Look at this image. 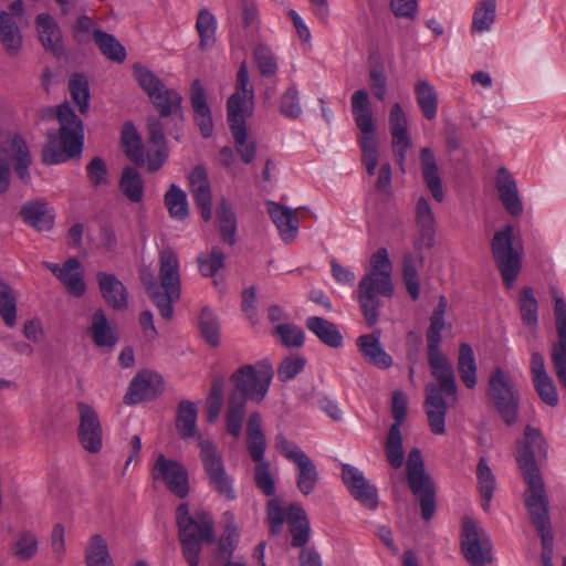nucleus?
I'll return each mask as SVG.
<instances>
[{
  "label": "nucleus",
  "mask_w": 566,
  "mask_h": 566,
  "mask_svg": "<svg viewBox=\"0 0 566 566\" xmlns=\"http://www.w3.org/2000/svg\"><path fill=\"white\" fill-rule=\"evenodd\" d=\"M253 99L254 91L250 85L248 66L242 62L237 73L235 92L227 102V113L237 153L244 164L252 163L256 155V143L248 138L245 125L247 117L253 112Z\"/></svg>",
  "instance_id": "obj_1"
},
{
  "label": "nucleus",
  "mask_w": 566,
  "mask_h": 566,
  "mask_svg": "<svg viewBox=\"0 0 566 566\" xmlns=\"http://www.w3.org/2000/svg\"><path fill=\"white\" fill-rule=\"evenodd\" d=\"M56 118L60 125L59 134L48 133V143L42 149V161L45 165H57L71 158L78 157L84 146L83 122L65 102L56 107Z\"/></svg>",
  "instance_id": "obj_2"
},
{
  "label": "nucleus",
  "mask_w": 566,
  "mask_h": 566,
  "mask_svg": "<svg viewBox=\"0 0 566 566\" xmlns=\"http://www.w3.org/2000/svg\"><path fill=\"white\" fill-rule=\"evenodd\" d=\"M371 271L366 273L358 284V303L369 327L377 324L379 307L378 296L391 297L394 285L391 280L392 264L385 248L378 249L370 258Z\"/></svg>",
  "instance_id": "obj_3"
},
{
  "label": "nucleus",
  "mask_w": 566,
  "mask_h": 566,
  "mask_svg": "<svg viewBox=\"0 0 566 566\" xmlns=\"http://www.w3.org/2000/svg\"><path fill=\"white\" fill-rule=\"evenodd\" d=\"M147 283V294L158 308L160 316L170 319L174 315L172 304L180 298L179 260L170 248L159 252V280L158 284L153 274Z\"/></svg>",
  "instance_id": "obj_4"
},
{
  "label": "nucleus",
  "mask_w": 566,
  "mask_h": 566,
  "mask_svg": "<svg viewBox=\"0 0 566 566\" xmlns=\"http://www.w3.org/2000/svg\"><path fill=\"white\" fill-rule=\"evenodd\" d=\"M178 535L181 543L182 556L189 566H198L202 543H213V521L206 512L189 515L188 505L181 503L176 511Z\"/></svg>",
  "instance_id": "obj_5"
},
{
  "label": "nucleus",
  "mask_w": 566,
  "mask_h": 566,
  "mask_svg": "<svg viewBox=\"0 0 566 566\" xmlns=\"http://www.w3.org/2000/svg\"><path fill=\"white\" fill-rule=\"evenodd\" d=\"M491 252L496 269L506 287H512L522 268L523 245L511 224L495 231Z\"/></svg>",
  "instance_id": "obj_6"
},
{
  "label": "nucleus",
  "mask_w": 566,
  "mask_h": 566,
  "mask_svg": "<svg viewBox=\"0 0 566 566\" xmlns=\"http://www.w3.org/2000/svg\"><path fill=\"white\" fill-rule=\"evenodd\" d=\"M350 105L355 124L361 132L359 144L363 163L367 174L374 176L378 165V147L374 137L375 124L367 91L361 88L354 92Z\"/></svg>",
  "instance_id": "obj_7"
},
{
  "label": "nucleus",
  "mask_w": 566,
  "mask_h": 566,
  "mask_svg": "<svg viewBox=\"0 0 566 566\" xmlns=\"http://www.w3.org/2000/svg\"><path fill=\"white\" fill-rule=\"evenodd\" d=\"M247 448L255 462L254 481L256 486L266 495L275 493V481L271 474V464L264 460L266 440L262 429L260 412H252L247 423Z\"/></svg>",
  "instance_id": "obj_8"
},
{
  "label": "nucleus",
  "mask_w": 566,
  "mask_h": 566,
  "mask_svg": "<svg viewBox=\"0 0 566 566\" xmlns=\"http://www.w3.org/2000/svg\"><path fill=\"white\" fill-rule=\"evenodd\" d=\"M407 481L413 495L419 500L421 516L430 521L436 512V489L431 476L424 470L420 449L409 451L406 460Z\"/></svg>",
  "instance_id": "obj_9"
},
{
  "label": "nucleus",
  "mask_w": 566,
  "mask_h": 566,
  "mask_svg": "<svg viewBox=\"0 0 566 566\" xmlns=\"http://www.w3.org/2000/svg\"><path fill=\"white\" fill-rule=\"evenodd\" d=\"M274 370L269 360L243 365L231 375L239 398L261 402L266 396Z\"/></svg>",
  "instance_id": "obj_10"
},
{
  "label": "nucleus",
  "mask_w": 566,
  "mask_h": 566,
  "mask_svg": "<svg viewBox=\"0 0 566 566\" xmlns=\"http://www.w3.org/2000/svg\"><path fill=\"white\" fill-rule=\"evenodd\" d=\"M134 76L161 117L181 114L182 96L179 92L167 88L155 73L142 65L134 66Z\"/></svg>",
  "instance_id": "obj_11"
},
{
  "label": "nucleus",
  "mask_w": 566,
  "mask_h": 566,
  "mask_svg": "<svg viewBox=\"0 0 566 566\" xmlns=\"http://www.w3.org/2000/svg\"><path fill=\"white\" fill-rule=\"evenodd\" d=\"M489 397L507 426L517 421L520 395L512 380L501 368H495L489 378Z\"/></svg>",
  "instance_id": "obj_12"
},
{
  "label": "nucleus",
  "mask_w": 566,
  "mask_h": 566,
  "mask_svg": "<svg viewBox=\"0 0 566 566\" xmlns=\"http://www.w3.org/2000/svg\"><path fill=\"white\" fill-rule=\"evenodd\" d=\"M199 449L209 485L227 500H235L237 494L233 489V480L227 473L222 455L216 443L212 440H201Z\"/></svg>",
  "instance_id": "obj_13"
},
{
  "label": "nucleus",
  "mask_w": 566,
  "mask_h": 566,
  "mask_svg": "<svg viewBox=\"0 0 566 566\" xmlns=\"http://www.w3.org/2000/svg\"><path fill=\"white\" fill-rule=\"evenodd\" d=\"M407 397L402 391L397 390L392 394L391 415L394 418V423L388 430L384 443V451L388 464L396 470L400 469L405 462L401 427L407 417Z\"/></svg>",
  "instance_id": "obj_14"
},
{
  "label": "nucleus",
  "mask_w": 566,
  "mask_h": 566,
  "mask_svg": "<svg viewBox=\"0 0 566 566\" xmlns=\"http://www.w3.org/2000/svg\"><path fill=\"white\" fill-rule=\"evenodd\" d=\"M426 336L428 364L430 366L431 374L440 384L441 389L447 392V396H454L458 389L454 371L452 365L439 348L442 339L441 333L428 329Z\"/></svg>",
  "instance_id": "obj_15"
},
{
  "label": "nucleus",
  "mask_w": 566,
  "mask_h": 566,
  "mask_svg": "<svg viewBox=\"0 0 566 566\" xmlns=\"http://www.w3.org/2000/svg\"><path fill=\"white\" fill-rule=\"evenodd\" d=\"M554 301V315L558 339L552 346L551 359L556 377L566 389V302L556 287H551Z\"/></svg>",
  "instance_id": "obj_16"
},
{
  "label": "nucleus",
  "mask_w": 566,
  "mask_h": 566,
  "mask_svg": "<svg viewBox=\"0 0 566 566\" xmlns=\"http://www.w3.org/2000/svg\"><path fill=\"white\" fill-rule=\"evenodd\" d=\"M461 548L471 566H486L492 562V544L473 521L465 518L462 526Z\"/></svg>",
  "instance_id": "obj_17"
},
{
  "label": "nucleus",
  "mask_w": 566,
  "mask_h": 566,
  "mask_svg": "<svg viewBox=\"0 0 566 566\" xmlns=\"http://www.w3.org/2000/svg\"><path fill=\"white\" fill-rule=\"evenodd\" d=\"M547 442L539 429L527 424L518 450L517 463L524 478L541 476L536 459L546 458Z\"/></svg>",
  "instance_id": "obj_18"
},
{
  "label": "nucleus",
  "mask_w": 566,
  "mask_h": 566,
  "mask_svg": "<svg viewBox=\"0 0 566 566\" xmlns=\"http://www.w3.org/2000/svg\"><path fill=\"white\" fill-rule=\"evenodd\" d=\"M151 476L160 480L176 496L184 499L189 493L188 471L178 461L159 454L153 468Z\"/></svg>",
  "instance_id": "obj_19"
},
{
  "label": "nucleus",
  "mask_w": 566,
  "mask_h": 566,
  "mask_svg": "<svg viewBox=\"0 0 566 566\" xmlns=\"http://www.w3.org/2000/svg\"><path fill=\"white\" fill-rule=\"evenodd\" d=\"M80 423L77 438L81 446L91 453H97L103 447V430L97 412L87 403H77Z\"/></svg>",
  "instance_id": "obj_20"
},
{
  "label": "nucleus",
  "mask_w": 566,
  "mask_h": 566,
  "mask_svg": "<svg viewBox=\"0 0 566 566\" xmlns=\"http://www.w3.org/2000/svg\"><path fill=\"white\" fill-rule=\"evenodd\" d=\"M527 484L525 505L535 528L543 530L551 524L548 517V499L542 476L524 478Z\"/></svg>",
  "instance_id": "obj_21"
},
{
  "label": "nucleus",
  "mask_w": 566,
  "mask_h": 566,
  "mask_svg": "<svg viewBox=\"0 0 566 566\" xmlns=\"http://www.w3.org/2000/svg\"><path fill=\"white\" fill-rule=\"evenodd\" d=\"M417 233L412 240L416 251L430 250L436 243V217L427 198L420 197L415 208Z\"/></svg>",
  "instance_id": "obj_22"
},
{
  "label": "nucleus",
  "mask_w": 566,
  "mask_h": 566,
  "mask_svg": "<svg viewBox=\"0 0 566 566\" xmlns=\"http://www.w3.org/2000/svg\"><path fill=\"white\" fill-rule=\"evenodd\" d=\"M163 390V377L157 373L144 370L132 379L128 390L124 396V402L126 405H136L150 401L157 398Z\"/></svg>",
  "instance_id": "obj_23"
},
{
  "label": "nucleus",
  "mask_w": 566,
  "mask_h": 566,
  "mask_svg": "<svg viewBox=\"0 0 566 566\" xmlns=\"http://www.w3.org/2000/svg\"><path fill=\"white\" fill-rule=\"evenodd\" d=\"M342 479L355 500L369 509L377 507V490L368 482L360 470L350 464H344Z\"/></svg>",
  "instance_id": "obj_24"
},
{
  "label": "nucleus",
  "mask_w": 566,
  "mask_h": 566,
  "mask_svg": "<svg viewBox=\"0 0 566 566\" xmlns=\"http://www.w3.org/2000/svg\"><path fill=\"white\" fill-rule=\"evenodd\" d=\"M49 269L63 284L67 293L75 297H81L86 291L81 262L76 258L67 259L63 265L57 263L44 262Z\"/></svg>",
  "instance_id": "obj_25"
},
{
  "label": "nucleus",
  "mask_w": 566,
  "mask_h": 566,
  "mask_svg": "<svg viewBox=\"0 0 566 566\" xmlns=\"http://www.w3.org/2000/svg\"><path fill=\"white\" fill-rule=\"evenodd\" d=\"M495 187L505 211L512 217L522 216L524 207L520 198L517 184L513 175L505 167L499 168Z\"/></svg>",
  "instance_id": "obj_26"
},
{
  "label": "nucleus",
  "mask_w": 566,
  "mask_h": 566,
  "mask_svg": "<svg viewBox=\"0 0 566 566\" xmlns=\"http://www.w3.org/2000/svg\"><path fill=\"white\" fill-rule=\"evenodd\" d=\"M442 392L447 395L440 385L437 386L431 382L426 386L424 410L430 430L434 434H443L446 432L447 402L442 397Z\"/></svg>",
  "instance_id": "obj_27"
},
{
  "label": "nucleus",
  "mask_w": 566,
  "mask_h": 566,
  "mask_svg": "<svg viewBox=\"0 0 566 566\" xmlns=\"http://www.w3.org/2000/svg\"><path fill=\"white\" fill-rule=\"evenodd\" d=\"M381 331L375 329L370 334L360 335L356 339V346L361 357L370 365L379 369H388L392 366V357L382 348L380 343Z\"/></svg>",
  "instance_id": "obj_28"
},
{
  "label": "nucleus",
  "mask_w": 566,
  "mask_h": 566,
  "mask_svg": "<svg viewBox=\"0 0 566 566\" xmlns=\"http://www.w3.org/2000/svg\"><path fill=\"white\" fill-rule=\"evenodd\" d=\"M190 102L193 109V120L202 137L209 138L213 134V120L203 86L195 80L190 86Z\"/></svg>",
  "instance_id": "obj_29"
},
{
  "label": "nucleus",
  "mask_w": 566,
  "mask_h": 566,
  "mask_svg": "<svg viewBox=\"0 0 566 566\" xmlns=\"http://www.w3.org/2000/svg\"><path fill=\"white\" fill-rule=\"evenodd\" d=\"M190 191L205 221L212 217L211 190L208 174L201 166L196 167L189 176Z\"/></svg>",
  "instance_id": "obj_30"
},
{
  "label": "nucleus",
  "mask_w": 566,
  "mask_h": 566,
  "mask_svg": "<svg viewBox=\"0 0 566 566\" xmlns=\"http://www.w3.org/2000/svg\"><path fill=\"white\" fill-rule=\"evenodd\" d=\"M96 280L104 301L111 307L117 311L127 308V289L115 274L98 272Z\"/></svg>",
  "instance_id": "obj_31"
},
{
  "label": "nucleus",
  "mask_w": 566,
  "mask_h": 566,
  "mask_svg": "<svg viewBox=\"0 0 566 566\" xmlns=\"http://www.w3.org/2000/svg\"><path fill=\"white\" fill-rule=\"evenodd\" d=\"M266 207L268 212L273 223L276 226L283 241L292 242L298 232L300 220L296 212L291 208L274 201H269Z\"/></svg>",
  "instance_id": "obj_32"
},
{
  "label": "nucleus",
  "mask_w": 566,
  "mask_h": 566,
  "mask_svg": "<svg viewBox=\"0 0 566 566\" xmlns=\"http://www.w3.org/2000/svg\"><path fill=\"white\" fill-rule=\"evenodd\" d=\"M35 28L43 48L56 56L62 55L64 46L56 21L49 13H40L35 18Z\"/></svg>",
  "instance_id": "obj_33"
},
{
  "label": "nucleus",
  "mask_w": 566,
  "mask_h": 566,
  "mask_svg": "<svg viewBox=\"0 0 566 566\" xmlns=\"http://www.w3.org/2000/svg\"><path fill=\"white\" fill-rule=\"evenodd\" d=\"M20 217L23 222L38 231H48L53 227L54 214L45 200H30L22 205Z\"/></svg>",
  "instance_id": "obj_34"
},
{
  "label": "nucleus",
  "mask_w": 566,
  "mask_h": 566,
  "mask_svg": "<svg viewBox=\"0 0 566 566\" xmlns=\"http://www.w3.org/2000/svg\"><path fill=\"white\" fill-rule=\"evenodd\" d=\"M198 408L195 402L190 400H181L178 403L176 428L179 436L184 440L196 438L198 444L205 440L201 433L197 430Z\"/></svg>",
  "instance_id": "obj_35"
},
{
  "label": "nucleus",
  "mask_w": 566,
  "mask_h": 566,
  "mask_svg": "<svg viewBox=\"0 0 566 566\" xmlns=\"http://www.w3.org/2000/svg\"><path fill=\"white\" fill-rule=\"evenodd\" d=\"M421 171L427 188L431 192L433 199L438 202L443 201L444 191L441 178L439 176L438 166L431 149L424 147L420 151Z\"/></svg>",
  "instance_id": "obj_36"
},
{
  "label": "nucleus",
  "mask_w": 566,
  "mask_h": 566,
  "mask_svg": "<svg viewBox=\"0 0 566 566\" xmlns=\"http://www.w3.org/2000/svg\"><path fill=\"white\" fill-rule=\"evenodd\" d=\"M305 325L324 345L331 348L343 345V335L335 323L321 316H310Z\"/></svg>",
  "instance_id": "obj_37"
},
{
  "label": "nucleus",
  "mask_w": 566,
  "mask_h": 566,
  "mask_svg": "<svg viewBox=\"0 0 566 566\" xmlns=\"http://www.w3.org/2000/svg\"><path fill=\"white\" fill-rule=\"evenodd\" d=\"M405 253L402 258V280L410 297L416 301L420 294V281L418 276V268L423 265L424 256L422 251Z\"/></svg>",
  "instance_id": "obj_38"
},
{
  "label": "nucleus",
  "mask_w": 566,
  "mask_h": 566,
  "mask_svg": "<svg viewBox=\"0 0 566 566\" xmlns=\"http://www.w3.org/2000/svg\"><path fill=\"white\" fill-rule=\"evenodd\" d=\"M287 524L292 535V546L303 547L310 539V523L305 511L300 505H290L287 512Z\"/></svg>",
  "instance_id": "obj_39"
},
{
  "label": "nucleus",
  "mask_w": 566,
  "mask_h": 566,
  "mask_svg": "<svg viewBox=\"0 0 566 566\" xmlns=\"http://www.w3.org/2000/svg\"><path fill=\"white\" fill-rule=\"evenodd\" d=\"M0 41L6 52L14 56L22 49V34L20 29L7 11L0 13Z\"/></svg>",
  "instance_id": "obj_40"
},
{
  "label": "nucleus",
  "mask_w": 566,
  "mask_h": 566,
  "mask_svg": "<svg viewBox=\"0 0 566 566\" xmlns=\"http://www.w3.org/2000/svg\"><path fill=\"white\" fill-rule=\"evenodd\" d=\"M293 463L296 465V486L303 495L311 494L318 482L319 475L315 463L306 453L296 458Z\"/></svg>",
  "instance_id": "obj_41"
},
{
  "label": "nucleus",
  "mask_w": 566,
  "mask_h": 566,
  "mask_svg": "<svg viewBox=\"0 0 566 566\" xmlns=\"http://www.w3.org/2000/svg\"><path fill=\"white\" fill-rule=\"evenodd\" d=\"M9 156L14 163V171L18 177L28 182L30 180L29 167L31 165V155L27 143L20 136H14L9 146Z\"/></svg>",
  "instance_id": "obj_42"
},
{
  "label": "nucleus",
  "mask_w": 566,
  "mask_h": 566,
  "mask_svg": "<svg viewBox=\"0 0 566 566\" xmlns=\"http://www.w3.org/2000/svg\"><path fill=\"white\" fill-rule=\"evenodd\" d=\"M478 489L482 499V509L489 511L496 486L495 475L485 458L481 457L476 467Z\"/></svg>",
  "instance_id": "obj_43"
},
{
  "label": "nucleus",
  "mask_w": 566,
  "mask_h": 566,
  "mask_svg": "<svg viewBox=\"0 0 566 566\" xmlns=\"http://www.w3.org/2000/svg\"><path fill=\"white\" fill-rule=\"evenodd\" d=\"M415 95L423 116L431 120L438 112V94L427 80H419L415 85Z\"/></svg>",
  "instance_id": "obj_44"
},
{
  "label": "nucleus",
  "mask_w": 566,
  "mask_h": 566,
  "mask_svg": "<svg viewBox=\"0 0 566 566\" xmlns=\"http://www.w3.org/2000/svg\"><path fill=\"white\" fill-rule=\"evenodd\" d=\"M120 139L126 156L137 166H144V146L138 132L132 123L128 122L124 125Z\"/></svg>",
  "instance_id": "obj_45"
},
{
  "label": "nucleus",
  "mask_w": 566,
  "mask_h": 566,
  "mask_svg": "<svg viewBox=\"0 0 566 566\" xmlns=\"http://www.w3.org/2000/svg\"><path fill=\"white\" fill-rule=\"evenodd\" d=\"M90 334L93 342L98 347H112L116 344L117 337L112 331L108 321L103 312V310L98 308L93 313L92 316V325L90 328Z\"/></svg>",
  "instance_id": "obj_46"
},
{
  "label": "nucleus",
  "mask_w": 566,
  "mask_h": 566,
  "mask_svg": "<svg viewBox=\"0 0 566 566\" xmlns=\"http://www.w3.org/2000/svg\"><path fill=\"white\" fill-rule=\"evenodd\" d=\"M245 399L239 398L238 394L232 392L228 400L226 412L227 431L234 438H239L242 432L243 419L245 416Z\"/></svg>",
  "instance_id": "obj_47"
},
{
  "label": "nucleus",
  "mask_w": 566,
  "mask_h": 566,
  "mask_svg": "<svg viewBox=\"0 0 566 566\" xmlns=\"http://www.w3.org/2000/svg\"><path fill=\"white\" fill-rule=\"evenodd\" d=\"M458 371L469 389L476 386V361L472 347L467 343H462L459 347Z\"/></svg>",
  "instance_id": "obj_48"
},
{
  "label": "nucleus",
  "mask_w": 566,
  "mask_h": 566,
  "mask_svg": "<svg viewBox=\"0 0 566 566\" xmlns=\"http://www.w3.org/2000/svg\"><path fill=\"white\" fill-rule=\"evenodd\" d=\"M119 189L132 202H140L144 196V182L134 167H125L119 179Z\"/></svg>",
  "instance_id": "obj_49"
},
{
  "label": "nucleus",
  "mask_w": 566,
  "mask_h": 566,
  "mask_svg": "<svg viewBox=\"0 0 566 566\" xmlns=\"http://www.w3.org/2000/svg\"><path fill=\"white\" fill-rule=\"evenodd\" d=\"M86 566H114L106 541L99 535L91 536L85 548Z\"/></svg>",
  "instance_id": "obj_50"
},
{
  "label": "nucleus",
  "mask_w": 566,
  "mask_h": 566,
  "mask_svg": "<svg viewBox=\"0 0 566 566\" xmlns=\"http://www.w3.org/2000/svg\"><path fill=\"white\" fill-rule=\"evenodd\" d=\"M518 310L523 324L530 328H535L538 324V302L532 287L523 286L521 289Z\"/></svg>",
  "instance_id": "obj_51"
},
{
  "label": "nucleus",
  "mask_w": 566,
  "mask_h": 566,
  "mask_svg": "<svg viewBox=\"0 0 566 566\" xmlns=\"http://www.w3.org/2000/svg\"><path fill=\"white\" fill-rule=\"evenodd\" d=\"M165 206L175 220L184 221L189 216L187 195L175 184L165 193Z\"/></svg>",
  "instance_id": "obj_52"
},
{
  "label": "nucleus",
  "mask_w": 566,
  "mask_h": 566,
  "mask_svg": "<svg viewBox=\"0 0 566 566\" xmlns=\"http://www.w3.org/2000/svg\"><path fill=\"white\" fill-rule=\"evenodd\" d=\"M496 0H481L478 2L472 17V32L490 31L496 17Z\"/></svg>",
  "instance_id": "obj_53"
},
{
  "label": "nucleus",
  "mask_w": 566,
  "mask_h": 566,
  "mask_svg": "<svg viewBox=\"0 0 566 566\" xmlns=\"http://www.w3.org/2000/svg\"><path fill=\"white\" fill-rule=\"evenodd\" d=\"M95 43L106 59L116 63L125 61L126 49L113 34L105 31H95Z\"/></svg>",
  "instance_id": "obj_54"
},
{
  "label": "nucleus",
  "mask_w": 566,
  "mask_h": 566,
  "mask_svg": "<svg viewBox=\"0 0 566 566\" xmlns=\"http://www.w3.org/2000/svg\"><path fill=\"white\" fill-rule=\"evenodd\" d=\"M196 29L200 36V49L203 51L210 49L216 43L217 20L208 9L199 11Z\"/></svg>",
  "instance_id": "obj_55"
},
{
  "label": "nucleus",
  "mask_w": 566,
  "mask_h": 566,
  "mask_svg": "<svg viewBox=\"0 0 566 566\" xmlns=\"http://www.w3.org/2000/svg\"><path fill=\"white\" fill-rule=\"evenodd\" d=\"M217 214L220 221L222 241L229 245H233L235 243L237 218L230 203L226 199L220 201Z\"/></svg>",
  "instance_id": "obj_56"
},
{
  "label": "nucleus",
  "mask_w": 566,
  "mask_h": 566,
  "mask_svg": "<svg viewBox=\"0 0 566 566\" xmlns=\"http://www.w3.org/2000/svg\"><path fill=\"white\" fill-rule=\"evenodd\" d=\"M69 91L80 113L85 114L90 108L91 97L87 78L83 74H73L69 80Z\"/></svg>",
  "instance_id": "obj_57"
},
{
  "label": "nucleus",
  "mask_w": 566,
  "mask_h": 566,
  "mask_svg": "<svg viewBox=\"0 0 566 566\" xmlns=\"http://www.w3.org/2000/svg\"><path fill=\"white\" fill-rule=\"evenodd\" d=\"M38 552V538L30 532L24 531L15 536L12 544V554L18 560H29Z\"/></svg>",
  "instance_id": "obj_58"
},
{
  "label": "nucleus",
  "mask_w": 566,
  "mask_h": 566,
  "mask_svg": "<svg viewBox=\"0 0 566 566\" xmlns=\"http://www.w3.org/2000/svg\"><path fill=\"white\" fill-rule=\"evenodd\" d=\"M279 112L289 119H297L302 113L300 92L295 85H291L279 99Z\"/></svg>",
  "instance_id": "obj_59"
},
{
  "label": "nucleus",
  "mask_w": 566,
  "mask_h": 566,
  "mask_svg": "<svg viewBox=\"0 0 566 566\" xmlns=\"http://www.w3.org/2000/svg\"><path fill=\"white\" fill-rule=\"evenodd\" d=\"M0 316L8 327L17 324V297L10 286H0Z\"/></svg>",
  "instance_id": "obj_60"
},
{
  "label": "nucleus",
  "mask_w": 566,
  "mask_h": 566,
  "mask_svg": "<svg viewBox=\"0 0 566 566\" xmlns=\"http://www.w3.org/2000/svg\"><path fill=\"white\" fill-rule=\"evenodd\" d=\"M199 329L205 340L216 347L220 344L219 322L208 308H203L199 316Z\"/></svg>",
  "instance_id": "obj_61"
},
{
  "label": "nucleus",
  "mask_w": 566,
  "mask_h": 566,
  "mask_svg": "<svg viewBox=\"0 0 566 566\" xmlns=\"http://www.w3.org/2000/svg\"><path fill=\"white\" fill-rule=\"evenodd\" d=\"M253 56L262 76L270 77L275 75L277 62L270 48L264 44L256 45L253 51Z\"/></svg>",
  "instance_id": "obj_62"
},
{
  "label": "nucleus",
  "mask_w": 566,
  "mask_h": 566,
  "mask_svg": "<svg viewBox=\"0 0 566 566\" xmlns=\"http://www.w3.org/2000/svg\"><path fill=\"white\" fill-rule=\"evenodd\" d=\"M226 255L219 247H212L210 253L198 258L199 270L203 276H212L224 265Z\"/></svg>",
  "instance_id": "obj_63"
},
{
  "label": "nucleus",
  "mask_w": 566,
  "mask_h": 566,
  "mask_svg": "<svg viewBox=\"0 0 566 566\" xmlns=\"http://www.w3.org/2000/svg\"><path fill=\"white\" fill-rule=\"evenodd\" d=\"M306 359L300 355L292 354L285 357L277 368V377L281 381L294 379L305 367Z\"/></svg>",
  "instance_id": "obj_64"
}]
</instances>
